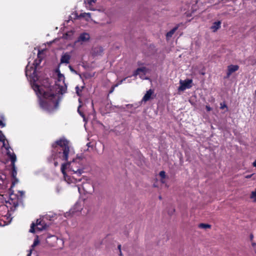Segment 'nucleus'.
<instances>
[{
    "mask_svg": "<svg viewBox=\"0 0 256 256\" xmlns=\"http://www.w3.org/2000/svg\"><path fill=\"white\" fill-rule=\"evenodd\" d=\"M1 119H0V127L4 128L6 126V124L4 122V117L3 116H1Z\"/></svg>",
    "mask_w": 256,
    "mask_h": 256,
    "instance_id": "6ab92c4d",
    "label": "nucleus"
},
{
    "mask_svg": "<svg viewBox=\"0 0 256 256\" xmlns=\"http://www.w3.org/2000/svg\"><path fill=\"white\" fill-rule=\"evenodd\" d=\"M175 211V210L174 208H172V210L168 212V214L170 215H171L172 214L173 212H174Z\"/></svg>",
    "mask_w": 256,
    "mask_h": 256,
    "instance_id": "c756f323",
    "label": "nucleus"
},
{
    "mask_svg": "<svg viewBox=\"0 0 256 256\" xmlns=\"http://www.w3.org/2000/svg\"><path fill=\"white\" fill-rule=\"evenodd\" d=\"M35 226H36L37 230L40 231L46 229L48 226L43 220L37 219L36 223L32 222L31 224L30 229V232L34 233L35 232Z\"/></svg>",
    "mask_w": 256,
    "mask_h": 256,
    "instance_id": "423d86ee",
    "label": "nucleus"
},
{
    "mask_svg": "<svg viewBox=\"0 0 256 256\" xmlns=\"http://www.w3.org/2000/svg\"><path fill=\"white\" fill-rule=\"evenodd\" d=\"M38 243H39V240H38V238H36L34 239V243L32 245V247L34 248V246H37L38 244Z\"/></svg>",
    "mask_w": 256,
    "mask_h": 256,
    "instance_id": "b1692460",
    "label": "nucleus"
},
{
    "mask_svg": "<svg viewBox=\"0 0 256 256\" xmlns=\"http://www.w3.org/2000/svg\"><path fill=\"white\" fill-rule=\"evenodd\" d=\"M206 108L208 112H210L212 110V108L209 106H206Z\"/></svg>",
    "mask_w": 256,
    "mask_h": 256,
    "instance_id": "c85d7f7f",
    "label": "nucleus"
},
{
    "mask_svg": "<svg viewBox=\"0 0 256 256\" xmlns=\"http://www.w3.org/2000/svg\"><path fill=\"white\" fill-rule=\"evenodd\" d=\"M239 69L238 65L230 64L228 66L226 78H228L230 75L234 72L237 71Z\"/></svg>",
    "mask_w": 256,
    "mask_h": 256,
    "instance_id": "1a4fd4ad",
    "label": "nucleus"
},
{
    "mask_svg": "<svg viewBox=\"0 0 256 256\" xmlns=\"http://www.w3.org/2000/svg\"><path fill=\"white\" fill-rule=\"evenodd\" d=\"M76 180V182H80L82 180V178H74Z\"/></svg>",
    "mask_w": 256,
    "mask_h": 256,
    "instance_id": "473e14b6",
    "label": "nucleus"
},
{
    "mask_svg": "<svg viewBox=\"0 0 256 256\" xmlns=\"http://www.w3.org/2000/svg\"><path fill=\"white\" fill-rule=\"evenodd\" d=\"M250 198L253 200V202H256V190L252 192Z\"/></svg>",
    "mask_w": 256,
    "mask_h": 256,
    "instance_id": "a211bd4d",
    "label": "nucleus"
},
{
    "mask_svg": "<svg viewBox=\"0 0 256 256\" xmlns=\"http://www.w3.org/2000/svg\"><path fill=\"white\" fill-rule=\"evenodd\" d=\"M153 92L152 90H148L142 98V100L147 102L150 100Z\"/></svg>",
    "mask_w": 256,
    "mask_h": 256,
    "instance_id": "2eb2a0df",
    "label": "nucleus"
},
{
    "mask_svg": "<svg viewBox=\"0 0 256 256\" xmlns=\"http://www.w3.org/2000/svg\"><path fill=\"white\" fill-rule=\"evenodd\" d=\"M7 154L9 158L11 161V166H12V172H11V176L12 178L14 180V181L12 183V185H14L16 182H18V180L16 178L17 175V171L15 165V162L16 160V155L14 153H11L8 152H7Z\"/></svg>",
    "mask_w": 256,
    "mask_h": 256,
    "instance_id": "39448f33",
    "label": "nucleus"
},
{
    "mask_svg": "<svg viewBox=\"0 0 256 256\" xmlns=\"http://www.w3.org/2000/svg\"><path fill=\"white\" fill-rule=\"evenodd\" d=\"M192 80L186 79L184 80H180V86L178 88V90L180 91H184L186 88H190L192 87Z\"/></svg>",
    "mask_w": 256,
    "mask_h": 256,
    "instance_id": "0eeeda50",
    "label": "nucleus"
},
{
    "mask_svg": "<svg viewBox=\"0 0 256 256\" xmlns=\"http://www.w3.org/2000/svg\"><path fill=\"white\" fill-rule=\"evenodd\" d=\"M44 52V50H39L38 54V58L36 59L34 62L33 65L34 66H30V70L28 69V66L26 70V74L28 76L30 72V76L34 79V78L36 77V68L41 63L42 58L41 56V54Z\"/></svg>",
    "mask_w": 256,
    "mask_h": 256,
    "instance_id": "7ed1b4c3",
    "label": "nucleus"
},
{
    "mask_svg": "<svg viewBox=\"0 0 256 256\" xmlns=\"http://www.w3.org/2000/svg\"><path fill=\"white\" fill-rule=\"evenodd\" d=\"M198 227L200 228L206 229V228H210L211 226L208 224L201 223V224H199Z\"/></svg>",
    "mask_w": 256,
    "mask_h": 256,
    "instance_id": "dca6fc26",
    "label": "nucleus"
},
{
    "mask_svg": "<svg viewBox=\"0 0 256 256\" xmlns=\"http://www.w3.org/2000/svg\"><path fill=\"white\" fill-rule=\"evenodd\" d=\"M182 25V23H180L177 24L176 26H174L172 29L170 31L168 32L166 34V37L167 38H169L172 37V35L174 34L178 28Z\"/></svg>",
    "mask_w": 256,
    "mask_h": 256,
    "instance_id": "9d476101",
    "label": "nucleus"
},
{
    "mask_svg": "<svg viewBox=\"0 0 256 256\" xmlns=\"http://www.w3.org/2000/svg\"><path fill=\"white\" fill-rule=\"evenodd\" d=\"M255 244H255V243H252V245L253 246H254V245H255Z\"/></svg>",
    "mask_w": 256,
    "mask_h": 256,
    "instance_id": "a19ab883",
    "label": "nucleus"
},
{
    "mask_svg": "<svg viewBox=\"0 0 256 256\" xmlns=\"http://www.w3.org/2000/svg\"><path fill=\"white\" fill-rule=\"evenodd\" d=\"M221 22L220 21L215 22L213 23L210 29L214 32H216L220 28Z\"/></svg>",
    "mask_w": 256,
    "mask_h": 256,
    "instance_id": "f8f14e48",
    "label": "nucleus"
},
{
    "mask_svg": "<svg viewBox=\"0 0 256 256\" xmlns=\"http://www.w3.org/2000/svg\"><path fill=\"white\" fill-rule=\"evenodd\" d=\"M251 176H252L251 175H248V176H246V178H250L251 177Z\"/></svg>",
    "mask_w": 256,
    "mask_h": 256,
    "instance_id": "58836bf2",
    "label": "nucleus"
},
{
    "mask_svg": "<svg viewBox=\"0 0 256 256\" xmlns=\"http://www.w3.org/2000/svg\"><path fill=\"white\" fill-rule=\"evenodd\" d=\"M32 251V250H30V252L28 254L27 256H31Z\"/></svg>",
    "mask_w": 256,
    "mask_h": 256,
    "instance_id": "c9c22d12",
    "label": "nucleus"
},
{
    "mask_svg": "<svg viewBox=\"0 0 256 256\" xmlns=\"http://www.w3.org/2000/svg\"><path fill=\"white\" fill-rule=\"evenodd\" d=\"M226 105L224 104H223L221 103L220 104V108L221 109H224V108H226Z\"/></svg>",
    "mask_w": 256,
    "mask_h": 256,
    "instance_id": "7c9ffc66",
    "label": "nucleus"
},
{
    "mask_svg": "<svg viewBox=\"0 0 256 256\" xmlns=\"http://www.w3.org/2000/svg\"><path fill=\"white\" fill-rule=\"evenodd\" d=\"M69 68L71 71H74V70L73 69L72 67L71 66H69Z\"/></svg>",
    "mask_w": 256,
    "mask_h": 256,
    "instance_id": "72a5a7b5",
    "label": "nucleus"
},
{
    "mask_svg": "<svg viewBox=\"0 0 256 256\" xmlns=\"http://www.w3.org/2000/svg\"><path fill=\"white\" fill-rule=\"evenodd\" d=\"M118 249L119 250V252H120V256H122V251H121V245L120 244H119L118 246Z\"/></svg>",
    "mask_w": 256,
    "mask_h": 256,
    "instance_id": "cd10ccee",
    "label": "nucleus"
},
{
    "mask_svg": "<svg viewBox=\"0 0 256 256\" xmlns=\"http://www.w3.org/2000/svg\"><path fill=\"white\" fill-rule=\"evenodd\" d=\"M72 161L70 160V162L66 161V162L62 164L61 166V171L64 175L66 174V170L68 167L69 168L70 170L72 171L74 174H77L78 176H80L82 173H83V170L80 168H74V165L76 164V162L74 160V158H72Z\"/></svg>",
    "mask_w": 256,
    "mask_h": 256,
    "instance_id": "20e7f679",
    "label": "nucleus"
},
{
    "mask_svg": "<svg viewBox=\"0 0 256 256\" xmlns=\"http://www.w3.org/2000/svg\"><path fill=\"white\" fill-rule=\"evenodd\" d=\"M54 160V166H55L56 167V166H58V162H57V160Z\"/></svg>",
    "mask_w": 256,
    "mask_h": 256,
    "instance_id": "2f4dec72",
    "label": "nucleus"
},
{
    "mask_svg": "<svg viewBox=\"0 0 256 256\" xmlns=\"http://www.w3.org/2000/svg\"><path fill=\"white\" fill-rule=\"evenodd\" d=\"M88 1V3L90 4V5H91L92 4V3H94L96 2V0H87Z\"/></svg>",
    "mask_w": 256,
    "mask_h": 256,
    "instance_id": "a878e982",
    "label": "nucleus"
},
{
    "mask_svg": "<svg viewBox=\"0 0 256 256\" xmlns=\"http://www.w3.org/2000/svg\"><path fill=\"white\" fill-rule=\"evenodd\" d=\"M52 156L54 160L60 159L68 161L72 156L70 152L69 142L64 138H60L52 144Z\"/></svg>",
    "mask_w": 256,
    "mask_h": 256,
    "instance_id": "f03ea898",
    "label": "nucleus"
},
{
    "mask_svg": "<svg viewBox=\"0 0 256 256\" xmlns=\"http://www.w3.org/2000/svg\"><path fill=\"white\" fill-rule=\"evenodd\" d=\"M253 166H254V167H256V160L253 162Z\"/></svg>",
    "mask_w": 256,
    "mask_h": 256,
    "instance_id": "e433bc0d",
    "label": "nucleus"
},
{
    "mask_svg": "<svg viewBox=\"0 0 256 256\" xmlns=\"http://www.w3.org/2000/svg\"><path fill=\"white\" fill-rule=\"evenodd\" d=\"M80 106H79L78 108V114H80V116L84 118V120L85 119V117H84V114L83 112H82L80 110Z\"/></svg>",
    "mask_w": 256,
    "mask_h": 256,
    "instance_id": "4be33fe9",
    "label": "nucleus"
},
{
    "mask_svg": "<svg viewBox=\"0 0 256 256\" xmlns=\"http://www.w3.org/2000/svg\"><path fill=\"white\" fill-rule=\"evenodd\" d=\"M146 67H142L138 68L134 72L133 76H134L140 74V72H142L144 74H146Z\"/></svg>",
    "mask_w": 256,
    "mask_h": 256,
    "instance_id": "4468645a",
    "label": "nucleus"
},
{
    "mask_svg": "<svg viewBox=\"0 0 256 256\" xmlns=\"http://www.w3.org/2000/svg\"><path fill=\"white\" fill-rule=\"evenodd\" d=\"M90 35L87 33H83L80 34L78 38V41L86 42L90 39Z\"/></svg>",
    "mask_w": 256,
    "mask_h": 256,
    "instance_id": "ddd939ff",
    "label": "nucleus"
},
{
    "mask_svg": "<svg viewBox=\"0 0 256 256\" xmlns=\"http://www.w3.org/2000/svg\"><path fill=\"white\" fill-rule=\"evenodd\" d=\"M78 190L80 193H81V188L78 187Z\"/></svg>",
    "mask_w": 256,
    "mask_h": 256,
    "instance_id": "4c0bfd02",
    "label": "nucleus"
},
{
    "mask_svg": "<svg viewBox=\"0 0 256 256\" xmlns=\"http://www.w3.org/2000/svg\"><path fill=\"white\" fill-rule=\"evenodd\" d=\"M253 238H254L253 234H250V240H252Z\"/></svg>",
    "mask_w": 256,
    "mask_h": 256,
    "instance_id": "f704fd0d",
    "label": "nucleus"
},
{
    "mask_svg": "<svg viewBox=\"0 0 256 256\" xmlns=\"http://www.w3.org/2000/svg\"><path fill=\"white\" fill-rule=\"evenodd\" d=\"M58 78L59 79H61L62 78H64V74H62L60 73V70H58Z\"/></svg>",
    "mask_w": 256,
    "mask_h": 256,
    "instance_id": "393cba45",
    "label": "nucleus"
},
{
    "mask_svg": "<svg viewBox=\"0 0 256 256\" xmlns=\"http://www.w3.org/2000/svg\"><path fill=\"white\" fill-rule=\"evenodd\" d=\"M70 55L66 52L60 58V63L68 64L70 62Z\"/></svg>",
    "mask_w": 256,
    "mask_h": 256,
    "instance_id": "9b49d317",
    "label": "nucleus"
},
{
    "mask_svg": "<svg viewBox=\"0 0 256 256\" xmlns=\"http://www.w3.org/2000/svg\"><path fill=\"white\" fill-rule=\"evenodd\" d=\"M82 188L85 193H91L94 190V186L89 182H83L82 185Z\"/></svg>",
    "mask_w": 256,
    "mask_h": 256,
    "instance_id": "6e6552de",
    "label": "nucleus"
},
{
    "mask_svg": "<svg viewBox=\"0 0 256 256\" xmlns=\"http://www.w3.org/2000/svg\"><path fill=\"white\" fill-rule=\"evenodd\" d=\"M5 140V137L2 134V131L0 130V142H2L4 143Z\"/></svg>",
    "mask_w": 256,
    "mask_h": 256,
    "instance_id": "5701e85b",
    "label": "nucleus"
},
{
    "mask_svg": "<svg viewBox=\"0 0 256 256\" xmlns=\"http://www.w3.org/2000/svg\"><path fill=\"white\" fill-rule=\"evenodd\" d=\"M74 160L76 162V164H75L74 165V168H80V169L84 171V170L82 168V166H80V164L78 162H77V160Z\"/></svg>",
    "mask_w": 256,
    "mask_h": 256,
    "instance_id": "aec40b11",
    "label": "nucleus"
},
{
    "mask_svg": "<svg viewBox=\"0 0 256 256\" xmlns=\"http://www.w3.org/2000/svg\"><path fill=\"white\" fill-rule=\"evenodd\" d=\"M76 93L78 94V96H81L82 89H80V88L78 87V86H76Z\"/></svg>",
    "mask_w": 256,
    "mask_h": 256,
    "instance_id": "412c9836",
    "label": "nucleus"
},
{
    "mask_svg": "<svg viewBox=\"0 0 256 256\" xmlns=\"http://www.w3.org/2000/svg\"><path fill=\"white\" fill-rule=\"evenodd\" d=\"M160 176L161 177L162 179H164L166 178V172L162 170L160 172L159 174ZM162 182L164 183V182L162 180H161Z\"/></svg>",
    "mask_w": 256,
    "mask_h": 256,
    "instance_id": "f3484780",
    "label": "nucleus"
},
{
    "mask_svg": "<svg viewBox=\"0 0 256 256\" xmlns=\"http://www.w3.org/2000/svg\"><path fill=\"white\" fill-rule=\"evenodd\" d=\"M33 90L37 95L42 96L44 100H40V106L44 110L50 112L57 109L58 106V100L56 94L51 92H44L36 84H33Z\"/></svg>",
    "mask_w": 256,
    "mask_h": 256,
    "instance_id": "f257e3e1",
    "label": "nucleus"
},
{
    "mask_svg": "<svg viewBox=\"0 0 256 256\" xmlns=\"http://www.w3.org/2000/svg\"><path fill=\"white\" fill-rule=\"evenodd\" d=\"M159 198H160V200H161V199H162V197H161V196H159Z\"/></svg>",
    "mask_w": 256,
    "mask_h": 256,
    "instance_id": "79ce46f5",
    "label": "nucleus"
},
{
    "mask_svg": "<svg viewBox=\"0 0 256 256\" xmlns=\"http://www.w3.org/2000/svg\"><path fill=\"white\" fill-rule=\"evenodd\" d=\"M20 195L22 196L24 194V192L22 191V192H20Z\"/></svg>",
    "mask_w": 256,
    "mask_h": 256,
    "instance_id": "ea45409f",
    "label": "nucleus"
},
{
    "mask_svg": "<svg viewBox=\"0 0 256 256\" xmlns=\"http://www.w3.org/2000/svg\"><path fill=\"white\" fill-rule=\"evenodd\" d=\"M85 15H87L88 16V17H90V13H84L80 14V16L84 17Z\"/></svg>",
    "mask_w": 256,
    "mask_h": 256,
    "instance_id": "bb28decb",
    "label": "nucleus"
}]
</instances>
